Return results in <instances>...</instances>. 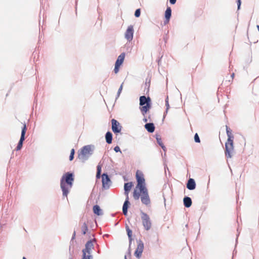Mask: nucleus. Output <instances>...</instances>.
I'll return each instance as SVG.
<instances>
[{"label":"nucleus","instance_id":"nucleus-17","mask_svg":"<svg viewBox=\"0 0 259 259\" xmlns=\"http://www.w3.org/2000/svg\"><path fill=\"white\" fill-rule=\"evenodd\" d=\"M196 187L195 181L193 179H189L187 184V188L190 190H194Z\"/></svg>","mask_w":259,"mask_h":259},{"label":"nucleus","instance_id":"nucleus-12","mask_svg":"<svg viewBox=\"0 0 259 259\" xmlns=\"http://www.w3.org/2000/svg\"><path fill=\"white\" fill-rule=\"evenodd\" d=\"M102 185L103 187L105 189L109 188L111 181L107 174H103L102 176Z\"/></svg>","mask_w":259,"mask_h":259},{"label":"nucleus","instance_id":"nucleus-22","mask_svg":"<svg viewBox=\"0 0 259 259\" xmlns=\"http://www.w3.org/2000/svg\"><path fill=\"white\" fill-rule=\"evenodd\" d=\"M126 231L127 232V234L128 237L130 242H131L132 240V231L130 229L128 226H126Z\"/></svg>","mask_w":259,"mask_h":259},{"label":"nucleus","instance_id":"nucleus-5","mask_svg":"<svg viewBox=\"0 0 259 259\" xmlns=\"http://www.w3.org/2000/svg\"><path fill=\"white\" fill-rule=\"evenodd\" d=\"M93 150V147L91 145L83 147L78 152V158L82 161H85L92 154Z\"/></svg>","mask_w":259,"mask_h":259},{"label":"nucleus","instance_id":"nucleus-40","mask_svg":"<svg viewBox=\"0 0 259 259\" xmlns=\"http://www.w3.org/2000/svg\"><path fill=\"white\" fill-rule=\"evenodd\" d=\"M69 259H72V257H70Z\"/></svg>","mask_w":259,"mask_h":259},{"label":"nucleus","instance_id":"nucleus-13","mask_svg":"<svg viewBox=\"0 0 259 259\" xmlns=\"http://www.w3.org/2000/svg\"><path fill=\"white\" fill-rule=\"evenodd\" d=\"M134 34V28L133 26L130 25L128 27L125 33V37L128 41H131L133 39Z\"/></svg>","mask_w":259,"mask_h":259},{"label":"nucleus","instance_id":"nucleus-34","mask_svg":"<svg viewBox=\"0 0 259 259\" xmlns=\"http://www.w3.org/2000/svg\"><path fill=\"white\" fill-rule=\"evenodd\" d=\"M238 9L240 8V5H241V0H238Z\"/></svg>","mask_w":259,"mask_h":259},{"label":"nucleus","instance_id":"nucleus-33","mask_svg":"<svg viewBox=\"0 0 259 259\" xmlns=\"http://www.w3.org/2000/svg\"><path fill=\"white\" fill-rule=\"evenodd\" d=\"M169 2L171 4L174 5L176 3V0H169Z\"/></svg>","mask_w":259,"mask_h":259},{"label":"nucleus","instance_id":"nucleus-36","mask_svg":"<svg viewBox=\"0 0 259 259\" xmlns=\"http://www.w3.org/2000/svg\"><path fill=\"white\" fill-rule=\"evenodd\" d=\"M257 29H258V30L259 31V25H257Z\"/></svg>","mask_w":259,"mask_h":259},{"label":"nucleus","instance_id":"nucleus-26","mask_svg":"<svg viewBox=\"0 0 259 259\" xmlns=\"http://www.w3.org/2000/svg\"><path fill=\"white\" fill-rule=\"evenodd\" d=\"M74 153H75L74 149H72L71 150V153H70V155L69 156V160L70 161H71L73 159Z\"/></svg>","mask_w":259,"mask_h":259},{"label":"nucleus","instance_id":"nucleus-16","mask_svg":"<svg viewBox=\"0 0 259 259\" xmlns=\"http://www.w3.org/2000/svg\"><path fill=\"white\" fill-rule=\"evenodd\" d=\"M129 204H130L129 197H126L125 201H124V204L123 205V207H122L123 213L125 215H127V208H128Z\"/></svg>","mask_w":259,"mask_h":259},{"label":"nucleus","instance_id":"nucleus-18","mask_svg":"<svg viewBox=\"0 0 259 259\" xmlns=\"http://www.w3.org/2000/svg\"><path fill=\"white\" fill-rule=\"evenodd\" d=\"M145 127L150 133H153L155 130L154 124L152 123H146L145 125Z\"/></svg>","mask_w":259,"mask_h":259},{"label":"nucleus","instance_id":"nucleus-24","mask_svg":"<svg viewBox=\"0 0 259 259\" xmlns=\"http://www.w3.org/2000/svg\"><path fill=\"white\" fill-rule=\"evenodd\" d=\"M81 230L83 233V234H85L87 232L88 230V225L87 224L84 222L82 224L81 227Z\"/></svg>","mask_w":259,"mask_h":259},{"label":"nucleus","instance_id":"nucleus-21","mask_svg":"<svg viewBox=\"0 0 259 259\" xmlns=\"http://www.w3.org/2000/svg\"><path fill=\"white\" fill-rule=\"evenodd\" d=\"M94 213L98 215L102 214V211L99 205H96L93 207Z\"/></svg>","mask_w":259,"mask_h":259},{"label":"nucleus","instance_id":"nucleus-25","mask_svg":"<svg viewBox=\"0 0 259 259\" xmlns=\"http://www.w3.org/2000/svg\"><path fill=\"white\" fill-rule=\"evenodd\" d=\"M101 171V166L99 165L97 166V178H99L100 177V174Z\"/></svg>","mask_w":259,"mask_h":259},{"label":"nucleus","instance_id":"nucleus-7","mask_svg":"<svg viewBox=\"0 0 259 259\" xmlns=\"http://www.w3.org/2000/svg\"><path fill=\"white\" fill-rule=\"evenodd\" d=\"M234 151L233 139H228L225 144V155L228 158H231Z\"/></svg>","mask_w":259,"mask_h":259},{"label":"nucleus","instance_id":"nucleus-35","mask_svg":"<svg viewBox=\"0 0 259 259\" xmlns=\"http://www.w3.org/2000/svg\"><path fill=\"white\" fill-rule=\"evenodd\" d=\"M144 120L145 122H147V119L146 118L144 119Z\"/></svg>","mask_w":259,"mask_h":259},{"label":"nucleus","instance_id":"nucleus-11","mask_svg":"<svg viewBox=\"0 0 259 259\" xmlns=\"http://www.w3.org/2000/svg\"><path fill=\"white\" fill-rule=\"evenodd\" d=\"M111 123L112 131L115 134L120 133L121 126L120 125L119 123L114 119L111 120Z\"/></svg>","mask_w":259,"mask_h":259},{"label":"nucleus","instance_id":"nucleus-27","mask_svg":"<svg viewBox=\"0 0 259 259\" xmlns=\"http://www.w3.org/2000/svg\"><path fill=\"white\" fill-rule=\"evenodd\" d=\"M194 140H195V142H196V143L200 142V140L199 136L197 133H196L194 136Z\"/></svg>","mask_w":259,"mask_h":259},{"label":"nucleus","instance_id":"nucleus-1","mask_svg":"<svg viewBox=\"0 0 259 259\" xmlns=\"http://www.w3.org/2000/svg\"><path fill=\"white\" fill-rule=\"evenodd\" d=\"M136 178L137 185L133 192V197L135 200H141L143 204L148 206L150 204L151 201L148 190L145 186V180L143 172L138 170L136 172Z\"/></svg>","mask_w":259,"mask_h":259},{"label":"nucleus","instance_id":"nucleus-15","mask_svg":"<svg viewBox=\"0 0 259 259\" xmlns=\"http://www.w3.org/2000/svg\"><path fill=\"white\" fill-rule=\"evenodd\" d=\"M171 15V8L169 7H168L165 12V20L164 21V24H167L169 21V19L170 18Z\"/></svg>","mask_w":259,"mask_h":259},{"label":"nucleus","instance_id":"nucleus-23","mask_svg":"<svg viewBox=\"0 0 259 259\" xmlns=\"http://www.w3.org/2000/svg\"><path fill=\"white\" fill-rule=\"evenodd\" d=\"M231 132L232 131L230 130V128L227 125H226V132H227V136H228V139H234V137L232 135Z\"/></svg>","mask_w":259,"mask_h":259},{"label":"nucleus","instance_id":"nucleus-8","mask_svg":"<svg viewBox=\"0 0 259 259\" xmlns=\"http://www.w3.org/2000/svg\"><path fill=\"white\" fill-rule=\"evenodd\" d=\"M125 58V54L124 53L121 54L118 57L115 62L114 71L115 74L117 73L119 71L120 66L123 62Z\"/></svg>","mask_w":259,"mask_h":259},{"label":"nucleus","instance_id":"nucleus-14","mask_svg":"<svg viewBox=\"0 0 259 259\" xmlns=\"http://www.w3.org/2000/svg\"><path fill=\"white\" fill-rule=\"evenodd\" d=\"M133 186V184L132 182H128L124 184V194L125 195L126 197H128L129 192Z\"/></svg>","mask_w":259,"mask_h":259},{"label":"nucleus","instance_id":"nucleus-20","mask_svg":"<svg viewBox=\"0 0 259 259\" xmlns=\"http://www.w3.org/2000/svg\"><path fill=\"white\" fill-rule=\"evenodd\" d=\"M106 141L108 144H111L112 140V134L110 132H108L105 136Z\"/></svg>","mask_w":259,"mask_h":259},{"label":"nucleus","instance_id":"nucleus-6","mask_svg":"<svg viewBox=\"0 0 259 259\" xmlns=\"http://www.w3.org/2000/svg\"><path fill=\"white\" fill-rule=\"evenodd\" d=\"M141 218L142 225L146 231L150 230L152 226L150 217L145 212H141Z\"/></svg>","mask_w":259,"mask_h":259},{"label":"nucleus","instance_id":"nucleus-2","mask_svg":"<svg viewBox=\"0 0 259 259\" xmlns=\"http://www.w3.org/2000/svg\"><path fill=\"white\" fill-rule=\"evenodd\" d=\"M73 181V174L71 173L67 172L62 177L60 185L64 196L67 197L69 189L72 187Z\"/></svg>","mask_w":259,"mask_h":259},{"label":"nucleus","instance_id":"nucleus-37","mask_svg":"<svg viewBox=\"0 0 259 259\" xmlns=\"http://www.w3.org/2000/svg\"><path fill=\"white\" fill-rule=\"evenodd\" d=\"M234 73H233V74H232V77H233V76H234Z\"/></svg>","mask_w":259,"mask_h":259},{"label":"nucleus","instance_id":"nucleus-29","mask_svg":"<svg viewBox=\"0 0 259 259\" xmlns=\"http://www.w3.org/2000/svg\"><path fill=\"white\" fill-rule=\"evenodd\" d=\"M165 104H166V112L167 113L168 111V110L169 108V105L168 101V97L166 98V99L165 100Z\"/></svg>","mask_w":259,"mask_h":259},{"label":"nucleus","instance_id":"nucleus-31","mask_svg":"<svg viewBox=\"0 0 259 259\" xmlns=\"http://www.w3.org/2000/svg\"><path fill=\"white\" fill-rule=\"evenodd\" d=\"M114 150L116 152H120V149L118 146L115 147Z\"/></svg>","mask_w":259,"mask_h":259},{"label":"nucleus","instance_id":"nucleus-10","mask_svg":"<svg viewBox=\"0 0 259 259\" xmlns=\"http://www.w3.org/2000/svg\"><path fill=\"white\" fill-rule=\"evenodd\" d=\"M144 249V244L143 242L140 240L137 245V247L135 252V255L138 257L140 258L141 256L142 253Z\"/></svg>","mask_w":259,"mask_h":259},{"label":"nucleus","instance_id":"nucleus-32","mask_svg":"<svg viewBox=\"0 0 259 259\" xmlns=\"http://www.w3.org/2000/svg\"><path fill=\"white\" fill-rule=\"evenodd\" d=\"M157 142L158 143H159V144L162 147V148H163V146L162 145V144L161 143V139H158V138H157Z\"/></svg>","mask_w":259,"mask_h":259},{"label":"nucleus","instance_id":"nucleus-28","mask_svg":"<svg viewBox=\"0 0 259 259\" xmlns=\"http://www.w3.org/2000/svg\"><path fill=\"white\" fill-rule=\"evenodd\" d=\"M140 14H141V11H140V9H137L136 10V11H135V16L136 17H139L140 16Z\"/></svg>","mask_w":259,"mask_h":259},{"label":"nucleus","instance_id":"nucleus-30","mask_svg":"<svg viewBox=\"0 0 259 259\" xmlns=\"http://www.w3.org/2000/svg\"><path fill=\"white\" fill-rule=\"evenodd\" d=\"M122 88H123V83H122L119 88V89H118V93H117V95H118V96H119L122 90Z\"/></svg>","mask_w":259,"mask_h":259},{"label":"nucleus","instance_id":"nucleus-38","mask_svg":"<svg viewBox=\"0 0 259 259\" xmlns=\"http://www.w3.org/2000/svg\"><path fill=\"white\" fill-rule=\"evenodd\" d=\"M124 259H127V257L126 256H124Z\"/></svg>","mask_w":259,"mask_h":259},{"label":"nucleus","instance_id":"nucleus-39","mask_svg":"<svg viewBox=\"0 0 259 259\" xmlns=\"http://www.w3.org/2000/svg\"><path fill=\"white\" fill-rule=\"evenodd\" d=\"M22 259H26L25 257H23Z\"/></svg>","mask_w":259,"mask_h":259},{"label":"nucleus","instance_id":"nucleus-4","mask_svg":"<svg viewBox=\"0 0 259 259\" xmlns=\"http://www.w3.org/2000/svg\"><path fill=\"white\" fill-rule=\"evenodd\" d=\"M150 102L151 99L150 97L147 98L145 96L140 97V105L142 106L140 107V110L144 116L151 108Z\"/></svg>","mask_w":259,"mask_h":259},{"label":"nucleus","instance_id":"nucleus-9","mask_svg":"<svg viewBox=\"0 0 259 259\" xmlns=\"http://www.w3.org/2000/svg\"><path fill=\"white\" fill-rule=\"evenodd\" d=\"M26 130H27V127H26V125L24 124V126L22 129L20 139L19 142L18 144V145L16 147V150H17V151L20 150L22 147L23 142L25 140V135Z\"/></svg>","mask_w":259,"mask_h":259},{"label":"nucleus","instance_id":"nucleus-3","mask_svg":"<svg viewBox=\"0 0 259 259\" xmlns=\"http://www.w3.org/2000/svg\"><path fill=\"white\" fill-rule=\"evenodd\" d=\"M95 239L88 241L85 245V248L82 250V255L81 259H93V256L91 255V251L94 248V241Z\"/></svg>","mask_w":259,"mask_h":259},{"label":"nucleus","instance_id":"nucleus-19","mask_svg":"<svg viewBox=\"0 0 259 259\" xmlns=\"http://www.w3.org/2000/svg\"><path fill=\"white\" fill-rule=\"evenodd\" d=\"M184 204L185 207H189L192 205V200L189 197H185L183 200Z\"/></svg>","mask_w":259,"mask_h":259}]
</instances>
